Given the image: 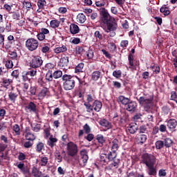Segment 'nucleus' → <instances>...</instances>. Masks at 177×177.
Here are the masks:
<instances>
[{
  "label": "nucleus",
  "mask_w": 177,
  "mask_h": 177,
  "mask_svg": "<svg viewBox=\"0 0 177 177\" xmlns=\"http://www.w3.org/2000/svg\"><path fill=\"white\" fill-rule=\"evenodd\" d=\"M102 107H103V104H102V102L96 100L93 103V109L95 110V111H97L99 113L100 110H102Z\"/></svg>",
  "instance_id": "16"
},
{
  "label": "nucleus",
  "mask_w": 177,
  "mask_h": 177,
  "mask_svg": "<svg viewBox=\"0 0 177 177\" xmlns=\"http://www.w3.org/2000/svg\"><path fill=\"white\" fill-rule=\"evenodd\" d=\"M94 37L96 39H99V41H102L103 39V35L100 33V31L96 30L94 32Z\"/></svg>",
  "instance_id": "48"
},
{
  "label": "nucleus",
  "mask_w": 177,
  "mask_h": 177,
  "mask_svg": "<svg viewBox=\"0 0 177 177\" xmlns=\"http://www.w3.org/2000/svg\"><path fill=\"white\" fill-rule=\"evenodd\" d=\"M159 131L162 133H165V132H168V130H167V126L165 124H160L159 127Z\"/></svg>",
  "instance_id": "58"
},
{
  "label": "nucleus",
  "mask_w": 177,
  "mask_h": 177,
  "mask_svg": "<svg viewBox=\"0 0 177 177\" xmlns=\"http://www.w3.org/2000/svg\"><path fill=\"white\" fill-rule=\"evenodd\" d=\"M127 129L129 133L133 135V133H136V131H138V129H139V127L136 123H131L129 124V126L127 127Z\"/></svg>",
  "instance_id": "15"
},
{
  "label": "nucleus",
  "mask_w": 177,
  "mask_h": 177,
  "mask_svg": "<svg viewBox=\"0 0 177 177\" xmlns=\"http://www.w3.org/2000/svg\"><path fill=\"white\" fill-rule=\"evenodd\" d=\"M19 95H20V91H19L18 89H17V91L12 90L8 93V99H10V102L15 103L16 102V99L19 97Z\"/></svg>",
  "instance_id": "11"
},
{
  "label": "nucleus",
  "mask_w": 177,
  "mask_h": 177,
  "mask_svg": "<svg viewBox=\"0 0 177 177\" xmlns=\"http://www.w3.org/2000/svg\"><path fill=\"white\" fill-rule=\"evenodd\" d=\"M84 106H85L87 113H92L93 111V105L88 102H84Z\"/></svg>",
  "instance_id": "40"
},
{
  "label": "nucleus",
  "mask_w": 177,
  "mask_h": 177,
  "mask_svg": "<svg viewBox=\"0 0 177 177\" xmlns=\"http://www.w3.org/2000/svg\"><path fill=\"white\" fill-rule=\"evenodd\" d=\"M117 101L118 103H121V104H123V106H127L129 102H131V100L124 95H120L118 97Z\"/></svg>",
  "instance_id": "14"
},
{
  "label": "nucleus",
  "mask_w": 177,
  "mask_h": 177,
  "mask_svg": "<svg viewBox=\"0 0 177 177\" xmlns=\"http://www.w3.org/2000/svg\"><path fill=\"white\" fill-rule=\"evenodd\" d=\"M167 127L169 131H174L177 127V120L176 119H169L166 120Z\"/></svg>",
  "instance_id": "12"
},
{
  "label": "nucleus",
  "mask_w": 177,
  "mask_h": 177,
  "mask_svg": "<svg viewBox=\"0 0 177 177\" xmlns=\"http://www.w3.org/2000/svg\"><path fill=\"white\" fill-rule=\"evenodd\" d=\"M62 81H64L63 86L65 91H71L75 87V78L74 76L64 74L62 75Z\"/></svg>",
  "instance_id": "2"
},
{
  "label": "nucleus",
  "mask_w": 177,
  "mask_h": 177,
  "mask_svg": "<svg viewBox=\"0 0 177 177\" xmlns=\"http://www.w3.org/2000/svg\"><path fill=\"white\" fill-rule=\"evenodd\" d=\"M84 47L77 46L76 48V55H82V53H84Z\"/></svg>",
  "instance_id": "63"
},
{
  "label": "nucleus",
  "mask_w": 177,
  "mask_h": 177,
  "mask_svg": "<svg viewBox=\"0 0 177 177\" xmlns=\"http://www.w3.org/2000/svg\"><path fill=\"white\" fill-rule=\"evenodd\" d=\"M129 44V41H128V40H122L120 42V46L124 49H127V47L128 46Z\"/></svg>",
  "instance_id": "61"
},
{
  "label": "nucleus",
  "mask_w": 177,
  "mask_h": 177,
  "mask_svg": "<svg viewBox=\"0 0 177 177\" xmlns=\"http://www.w3.org/2000/svg\"><path fill=\"white\" fill-rule=\"evenodd\" d=\"M95 100V96L92 95V94H88L86 95V102L84 103H92Z\"/></svg>",
  "instance_id": "54"
},
{
  "label": "nucleus",
  "mask_w": 177,
  "mask_h": 177,
  "mask_svg": "<svg viewBox=\"0 0 177 177\" xmlns=\"http://www.w3.org/2000/svg\"><path fill=\"white\" fill-rule=\"evenodd\" d=\"M77 19L79 23L84 24V22L86 21V17L85 15H84V13H80L77 16Z\"/></svg>",
  "instance_id": "31"
},
{
  "label": "nucleus",
  "mask_w": 177,
  "mask_h": 177,
  "mask_svg": "<svg viewBox=\"0 0 177 177\" xmlns=\"http://www.w3.org/2000/svg\"><path fill=\"white\" fill-rule=\"evenodd\" d=\"M138 131L139 133H147V127L145 125L140 126Z\"/></svg>",
  "instance_id": "57"
},
{
  "label": "nucleus",
  "mask_w": 177,
  "mask_h": 177,
  "mask_svg": "<svg viewBox=\"0 0 177 177\" xmlns=\"http://www.w3.org/2000/svg\"><path fill=\"white\" fill-rule=\"evenodd\" d=\"M45 149V144L43 142H38L36 145L35 150L37 153H42V150Z\"/></svg>",
  "instance_id": "33"
},
{
  "label": "nucleus",
  "mask_w": 177,
  "mask_h": 177,
  "mask_svg": "<svg viewBox=\"0 0 177 177\" xmlns=\"http://www.w3.org/2000/svg\"><path fill=\"white\" fill-rule=\"evenodd\" d=\"M163 143L165 147L169 149V147H171V146H172L174 144V141L169 138H166L164 139Z\"/></svg>",
  "instance_id": "30"
},
{
  "label": "nucleus",
  "mask_w": 177,
  "mask_h": 177,
  "mask_svg": "<svg viewBox=\"0 0 177 177\" xmlns=\"http://www.w3.org/2000/svg\"><path fill=\"white\" fill-rule=\"evenodd\" d=\"M84 63L79 64L75 68V73H82V70H84Z\"/></svg>",
  "instance_id": "44"
},
{
  "label": "nucleus",
  "mask_w": 177,
  "mask_h": 177,
  "mask_svg": "<svg viewBox=\"0 0 177 177\" xmlns=\"http://www.w3.org/2000/svg\"><path fill=\"white\" fill-rule=\"evenodd\" d=\"M6 68H12L13 67V62L12 60H8L5 64Z\"/></svg>",
  "instance_id": "64"
},
{
  "label": "nucleus",
  "mask_w": 177,
  "mask_h": 177,
  "mask_svg": "<svg viewBox=\"0 0 177 177\" xmlns=\"http://www.w3.org/2000/svg\"><path fill=\"white\" fill-rule=\"evenodd\" d=\"M108 158L107 154L102 153L100 156V162H102L103 164H106L107 161H106Z\"/></svg>",
  "instance_id": "60"
},
{
  "label": "nucleus",
  "mask_w": 177,
  "mask_h": 177,
  "mask_svg": "<svg viewBox=\"0 0 177 177\" xmlns=\"http://www.w3.org/2000/svg\"><path fill=\"white\" fill-rule=\"evenodd\" d=\"M50 34V31L46 28H42L39 30L37 35V38L40 41L46 40V35Z\"/></svg>",
  "instance_id": "8"
},
{
  "label": "nucleus",
  "mask_w": 177,
  "mask_h": 177,
  "mask_svg": "<svg viewBox=\"0 0 177 177\" xmlns=\"http://www.w3.org/2000/svg\"><path fill=\"white\" fill-rule=\"evenodd\" d=\"M71 34L75 35L80 32V27L75 24H71L69 27Z\"/></svg>",
  "instance_id": "19"
},
{
  "label": "nucleus",
  "mask_w": 177,
  "mask_h": 177,
  "mask_svg": "<svg viewBox=\"0 0 177 177\" xmlns=\"http://www.w3.org/2000/svg\"><path fill=\"white\" fill-rule=\"evenodd\" d=\"M79 80V88H86V86H88V84L85 82V80L78 79Z\"/></svg>",
  "instance_id": "51"
},
{
  "label": "nucleus",
  "mask_w": 177,
  "mask_h": 177,
  "mask_svg": "<svg viewBox=\"0 0 177 177\" xmlns=\"http://www.w3.org/2000/svg\"><path fill=\"white\" fill-rule=\"evenodd\" d=\"M45 5H46V0H39L37 2V6L39 9H44Z\"/></svg>",
  "instance_id": "53"
},
{
  "label": "nucleus",
  "mask_w": 177,
  "mask_h": 177,
  "mask_svg": "<svg viewBox=\"0 0 177 177\" xmlns=\"http://www.w3.org/2000/svg\"><path fill=\"white\" fill-rule=\"evenodd\" d=\"M12 82H13L12 79H3L2 84L4 86H9Z\"/></svg>",
  "instance_id": "55"
},
{
  "label": "nucleus",
  "mask_w": 177,
  "mask_h": 177,
  "mask_svg": "<svg viewBox=\"0 0 177 177\" xmlns=\"http://www.w3.org/2000/svg\"><path fill=\"white\" fill-rule=\"evenodd\" d=\"M53 72H47L46 74V80L48 81V82H52L53 81Z\"/></svg>",
  "instance_id": "41"
},
{
  "label": "nucleus",
  "mask_w": 177,
  "mask_h": 177,
  "mask_svg": "<svg viewBox=\"0 0 177 177\" xmlns=\"http://www.w3.org/2000/svg\"><path fill=\"white\" fill-rule=\"evenodd\" d=\"M31 127L34 132H39L41 131V124H31Z\"/></svg>",
  "instance_id": "50"
},
{
  "label": "nucleus",
  "mask_w": 177,
  "mask_h": 177,
  "mask_svg": "<svg viewBox=\"0 0 177 177\" xmlns=\"http://www.w3.org/2000/svg\"><path fill=\"white\" fill-rule=\"evenodd\" d=\"M55 53H64V52H67V46L63 45L61 47H57L54 49Z\"/></svg>",
  "instance_id": "27"
},
{
  "label": "nucleus",
  "mask_w": 177,
  "mask_h": 177,
  "mask_svg": "<svg viewBox=\"0 0 177 177\" xmlns=\"http://www.w3.org/2000/svg\"><path fill=\"white\" fill-rule=\"evenodd\" d=\"M156 149L157 150H161L162 147H164V141L162 140H158L155 143Z\"/></svg>",
  "instance_id": "42"
},
{
  "label": "nucleus",
  "mask_w": 177,
  "mask_h": 177,
  "mask_svg": "<svg viewBox=\"0 0 177 177\" xmlns=\"http://www.w3.org/2000/svg\"><path fill=\"white\" fill-rule=\"evenodd\" d=\"M160 13H162L164 16H168L171 13V11L169 10V8H168V7H162L160 9Z\"/></svg>",
  "instance_id": "36"
},
{
  "label": "nucleus",
  "mask_w": 177,
  "mask_h": 177,
  "mask_svg": "<svg viewBox=\"0 0 177 177\" xmlns=\"http://www.w3.org/2000/svg\"><path fill=\"white\" fill-rule=\"evenodd\" d=\"M99 124L101 127H104V128H106L107 129H111V127H113L111 122H109L106 119H101L99 121Z\"/></svg>",
  "instance_id": "13"
},
{
  "label": "nucleus",
  "mask_w": 177,
  "mask_h": 177,
  "mask_svg": "<svg viewBox=\"0 0 177 177\" xmlns=\"http://www.w3.org/2000/svg\"><path fill=\"white\" fill-rule=\"evenodd\" d=\"M81 158L78 160V163L80 167H85L86 165V162H88V160H89V156H88V151L86 149H82L80 151Z\"/></svg>",
  "instance_id": "7"
},
{
  "label": "nucleus",
  "mask_w": 177,
  "mask_h": 177,
  "mask_svg": "<svg viewBox=\"0 0 177 177\" xmlns=\"http://www.w3.org/2000/svg\"><path fill=\"white\" fill-rule=\"evenodd\" d=\"M53 75L55 80H59V78H62V76L63 75V72L60 70L55 69L53 71Z\"/></svg>",
  "instance_id": "28"
},
{
  "label": "nucleus",
  "mask_w": 177,
  "mask_h": 177,
  "mask_svg": "<svg viewBox=\"0 0 177 177\" xmlns=\"http://www.w3.org/2000/svg\"><path fill=\"white\" fill-rule=\"evenodd\" d=\"M138 145H144L147 140V136L146 134H140L136 138Z\"/></svg>",
  "instance_id": "17"
},
{
  "label": "nucleus",
  "mask_w": 177,
  "mask_h": 177,
  "mask_svg": "<svg viewBox=\"0 0 177 177\" xmlns=\"http://www.w3.org/2000/svg\"><path fill=\"white\" fill-rule=\"evenodd\" d=\"M44 64V60L41 57L38 55L32 56L30 62V67L32 68H39Z\"/></svg>",
  "instance_id": "6"
},
{
  "label": "nucleus",
  "mask_w": 177,
  "mask_h": 177,
  "mask_svg": "<svg viewBox=\"0 0 177 177\" xmlns=\"http://www.w3.org/2000/svg\"><path fill=\"white\" fill-rule=\"evenodd\" d=\"M129 64L131 67H133L134 56L132 53H129L128 56Z\"/></svg>",
  "instance_id": "47"
},
{
  "label": "nucleus",
  "mask_w": 177,
  "mask_h": 177,
  "mask_svg": "<svg viewBox=\"0 0 177 177\" xmlns=\"http://www.w3.org/2000/svg\"><path fill=\"white\" fill-rule=\"evenodd\" d=\"M136 99L141 106H143V104H150V103H151V99L146 98L143 96L140 97L139 98L136 97Z\"/></svg>",
  "instance_id": "21"
},
{
  "label": "nucleus",
  "mask_w": 177,
  "mask_h": 177,
  "mask_svg": "<svg viewBox=\"0 0 177 177\" xmlns=\"http://www.w3.org/2000/svg\"><path fill=\"white\" fill-rule=\"evenodd\" d=\"M48 161H49V158H48V157L41 156L40 157L39 165L41 167H46V165H48Z\"/></svg>",
  "instance_id": "29"
},
{
  "label": "nucleus",
  "mask_w": 177,
  "mask_h": 177,
  "mask_svg": "<svg viewBox=\"0 0 177 177\" xmlns=\"http://www.w3.org/2000/svg\"><path fill=\"white\" fill-rule=\"evenodd\" d=\"M100 26L105 32L109 33L108 37H115V31L118 24L115 22V19L111 17L109 11L105 8H102L100 11Z\"/></svg>",
  "instance_id": "1"
},
{
  "label": "nucleus",
  "mask_w": 177,
  "mask_h": 177,
  "mask_svg": "<svg viewBox=\"0 0 177 177\" xmlns=\"http://www.w3.org/2000/svg\"><path fill=\"white\" fill-rule=\"evenodd\" d=\"M44 70L47 71V73L53 72V71L56 70V65L50 62L47 63L44 66Z\"/></svg>",
  "instance_id": "23"
},
{
  "label": "nucleus",
  "mask_w": 177,
  "mask_h": 177,
  "mask_svg": "<svg viewBox=\"0 0 177 177\" xmlns=\"http://www.w3.org/2000/svg\"><path fill=\"white\" fill-rule=\"evenodd\" d=\"M32 175L34 177H42V171H39V169L33 167L32 168Z\"/></svg>",
  "instance_id": "26"
},
{
  "label": "nucleus",
  "mask_w": 177,
  "mask_h": 177,
  "mask_svg": "<svg viewBox=\"0 0 177 177\" xmlns=\"http://www.w3.org/2000/svg\"><path fill=\"white\" fill-rule=\"evenodd\" d=\"M115 157H117V153H115V151L110 152L108 154V159L109 161H113Z\"/></svg>",
  "instance_id": "56"
},
{
  "label": "nucleus",
  "mask_w": 177,
  "mask_h": 177,
  "mask_svg": "<svg viewBox=\"0 0 177 177\" xmlns=\"http://www.w3.org/2000/svg\"><path fill=\"white\" fill-rule=\"evenodd\" d=\"M56 143H57V138H53V135H51L47 141L48 146L53 149V147L56 146Z\"/></svg>",
  "instance_id": "20"
},
{
  "label": "nucleus",
  "mask_w": 177,
  "mask_h": 177,
  "mask_svg": "<svg viewBox=\"0 0 177 177\" xmlns=\"http://www.w3.org/2000/svg\"><path fill=\"white\" fill-rule=\"evenodd\" d=\"M26 109L29 110V111H32V113H37L38 111V109H37V104L33 102H30L26 106Z\"/></svg>",
  "instance_id": "22"
},
{
  "label": "nucleus",
  "mask_w": 177,
  "mask_h": 177,
  "mask_svg": "<svg viewBox=\"0 0 177 177\" xmlns=\"http://www.w3.org/2000/svg\"><path fill=\"white\" fill-rule=\"evenodd\" d=\"M20 12H12V18L13 20H20Z\"/></svg>",
  "instance_id": "52"
},
{
  "label": "nucleus",
  "mask_w": 177,
  "mask_h": 177,
  "mask_svg": "<svg viewBox=\"0 0 177 177\" xmlns=\"http://www.w3.org/2000/svg\"><path fill=\"white\" fill-rule=\"evenodd\" d=\"M118 143H120V141H118V139H117V138H115L112 141V150H113V151H116L117 150H118V148L120 147L118 146Z\"/></svg>",
  "instance_id": "35"
},
{
  "label": "nucleus",
  "mask_w": 177,
  "mask_h": 177,
  "mask_svg": "<svg viewBox=\"0 0 177 177\" xmlns=\"http://www.w3.org/2000/svg\"><path fill=\"white\" fill-rule=\"evenodd\" d=\"M170 100H174V102H176L177 103V94L175 91L171 92V98Z\"/></svg>",
  "instance_id": "62"
},
{
  "label": "nucleus",
  "mask_w": 177,
  "mask_h": 177,
  "mask_svg": "<svg viewBox=\"0 0 177 177\" xmlns=\"http://www.w3.org/2000/svg\"><path fill=\"white\" fill-rule=\"evenodd\" d=\"M17 168H19V169H20L21 172H22V174H24V175H25L26 177H30V169H28V168L24 167V163L20 162L17 165Z\"/></svg>",
  "instance_id": "10"
},
{
  "label": "nucleus",
  "mask_w": 177,
  "mask_h": 177,
  "mask_svg": "<svg viewBox=\"0 0 177 177\" xmlns=\"http://www.w3.org/2000/svg\"><path fill=\"white\" fill-rule=\"evenodd\" d=\"M171 113V108L168 106H164L162 107V114L163 115H168Z\"/></svg>",
  "instance_id": "39"
},
{
  "label": "nucleus",
  "mask_w": 177,
  "mask_h": 177,
  "mask_svg": "<svg viewBox=\"0 0 177 177\" xmlns=\"http://www.w3.org/2000/svg\"><path fill=\"white\" fill-rule=\"evenodd\" d=\"M100 77H102V72L99 71H95L91 74V80L93 81H97Z\"/></svg>",
  "instance_id": "25"
},
{
  "label": "nucleus",
  "mask_w": 177,
  "mask_h": 177,
  "mask_svg": "<svg viewBox=\"0 0 177 177\" xmlns=\"http://www.w3.org/2000/svg\"><path fill=\"white\" fill-rule=\"evenodd\" d=\"M26 73L30 77H35V75H37V68H32V69H30L26 72Z\"/></svg>",
  "instance_id": "49"
},
{
  "label": "nucleus",
  "mask_w": 177,
  "mask_h": 177,
  "mask_svg": "<svg viewBox=\"0 0 177 177\" xmlns=\"http://www.w3.org/2000/svg\"><path fill=\"white\" fill-rule=\"evenodd\" d=\"M154 165H151L150 166H147L148 168L147 174L149 176H156V175H157V169Z\"/></svg>",
  "instance_id": "18"
},
{
  "label": "nucleus",
  "mask_w": 177,
  "mask_h": 177,
  "mask_svg": "<svg viewBox=\"0 0 177 177\" xmlns=\"http://www.w3.org/2000/svg\"><path fill=\"white\" fill-rule=\"evenodd\" d=\"M25 138L26 140H31L32 142L33 140H35V136L30 132H27L25 136Z\"/></svg>",
  "instance_id": "43"
},
{
  "label": "nucleus",
  "mask_w": 177,
  "mask_h": 177,
  "mask_svg": "<svg viewBox=\"0 0 177 177\" xmlns=\"http://www.w3.org/2000/svg\"><path fill=\"white\" fill-rule=\"evenodd\" d=\"M13 131L15 132L16 135H20V127L19 126V124H14Z\"/></svg>",
  "instance_id": "59"
},
{
  "label": "nucleus",
  "mask_w": 177,
  "mask_h": 177,
  "mask_svg": "<svg viewBox=\"0 0 177 177\" xmlns=\"http://www.w3.org/2000/svg\"><path fill=\"white\" fill-rule=\"evenodd\" d=\"M86 92V88H81L79 87L78 90L75 92V95L80 99H84Z\"/></svg>",
  "instance_id": "24"
},
{
  "label": "nucleus",
  "mask_w": 177,
  "mask_h": 177,
  "mask_svg": "<svg viewBox=\"0 0 177 177\" xmlns=\"http://www.w3.org/2000/svg\"><path fill=\"white\" fill-rule=\"evenodd\" d=\"M96 139L100 147L103 146V144L104 143V142H106V140H104V137L102 134L97 135Z\"/></svg>",
  "instance_id": "34"
},
{
  "label": "nucleus",
  "mask_w": 177,
  "mask_h": 177,
  "mask_svg": "<svg viewBox=\"0 0 177 177\" xmlns=\"http://www.w3.org/2000/svg\"><path fill=\"white\" fill-rule=\"evenodd\" d=\"M55 157L57 160V162H62L63 161V156H62V153L59 150H56L55 152Z\"/></svg>",
  "instance_id": "37"
},
{
  "label": "nucleus",
  "mask_w": 177,
  "mask_h": 177,
  "mask_svg": "<svg viewBox=\"0 0 177 177\" xmlns=\"http://www.w3.org/2000/svg\"><path fill=\"white\" fill-rule=\"evenodd\" d=\"M51 28H57L60 26V21L57 19H53L50 22Z\"/></svg>",
  "instance_id": "32"
},
{
  "label": "nucleus",
  "mask_w": 177,
  "mask_h": 177,
  "mask_svg": "<svg viewBox=\"0 0 177 177\" xmlns=\"http://www.w3.org/2000/svg\"><path fill=\"white\" fill-rule=\"evenodd\" d=\"M138 107V103L135 101H129L126 105V110L129 111V113H135L136 111V108Z\"/></svg>",
  "instance_id": "9"
},
{
  "label": "nucleus",
  "mask_w": 177,
  "mask_h": 177,
  "mask_svg": "<svg viewBox=\"0 0 177 177\" xmlns=\"http://www.w3.org/2000/svg\"><path fill=\"white\" fill-rule=\"evenodd\" d=\"M66 150L68 156H70L71 157H74V156L78 154V146L73 142L67 143Z\"/></svg>",
  "instance_id": "5"
},
{
  "label": "nucleus",
  "mask_w": 177,
  "mask_h": 177,
  "mask_svg": "<svg viewBox=\"0 0 177 177\" xmlns=\"http://www.w3.org/2000/svg\"><path fill=\"white\" fill-rule=\"evenodd\" d=\"M35 93H37V88L35 86H31L29 91H28V95L29 96H34Z\"/></svg>",
  "instance_id": "46"
},
{
  "label": "nucleus",
  "mask_w": 177,
  "mask_h": 177,
  "mask_svg": "<svg viewBox=\"0 0 177 177\" xmlns=\"http://www.w3.org/2000/svg\"><path fill=\"white\" fill-rule=\"evenodd\" d=\"M61 63L62 64L63 66H68V56H64L61 59Z\"/></svg>",
  "instance_id": "45"
},
{
  "label": "nucleus",
  "mask_w": 177,
  "mask_h": 177,
  "mask_svg": "<svg viewBox=\"0 0 177 177\" xmlns=\"http://www.w3.org/2000/svg\"><path fill=\"white\" fill-rule=\"evenodd\" d=\"M47 94H48V88H44L39 93L38 97L39 99H44V97H45V96H46Z\"/></svg>",
  "instance_id": "38"
},
{
  "label": "nucleus",
  "mask_w": 177,
  "mask_h": 177,
  "mask_svg": "<svg viewBox=\"0 0 177 177\" xmlns=\"http://www.w3.org/2000/svg\"><path fill=\"white\" fill-rule=\"evenodd\" d=\"M25 45L26 48H28V50H30V52H34V50H37V49H38L39 43L36 39L29 38L26 41Z\"/></svg>",
  "instance_id": "4"
},
{
  "label": "nucleus",
  "mask_w": 177,
  "mask_h": 177,
  "mask_svg": "<svg viewBox=\"0 0 177 177\" xmlns=\"http://www.w3.org/2000/svg\"><path fill=\"white\" fill-rule=\"evenodd\" d=\"M141 162L146 165V167L156 165V156L151 153H143L141 156Z\"/></svg>",
  "instance_id": "3"
}]
</instances>
